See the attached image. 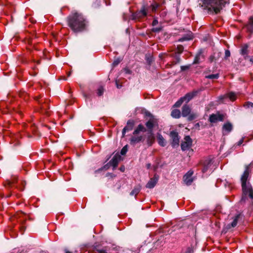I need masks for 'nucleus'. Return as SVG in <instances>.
I'll return each mask as SVG.
<instances>
[{"label":"nucleus","mask_w":253,"mask_h":253,"mask_svg":"<svg viewBox=\"0 0 253 253\" xmlns=\"http://www.w3.org/2000/svg\"><path fill=\"white\" fill-rule=\"evenodd\" d=\"M68 25L75 32H81L84 29L86 23L83 16L78 13H74L68 18Z\"/></svg>","instance_id":"f257e3e1"},{"label":"nucleus","mask_w":253,"mask_h":253,"mask_svg":"<svg viewBox=\"0 0 253 253\" xmlns=\"http://www.w3.org/2000/svg\"><path fill=\"white\" fill-rule=\"evenodd\" d=\"M241 53L243 55H247L248 54V46L247 45H245L242 47Z\"/></svg>","instance_id":"b1692460"},{"label":"nucleus","mask_w":253,"mask_h":253,"mask_svg":"<svg viewBox=\"0 0 253 253\" xmlns=\"http://www.w3.org/2000/svg\"><path fill=\"white\" fill-rule=\"evenodd\" d=\"M150 166V164H148V168H149Z\"/></svg>","instance_id":"c03bdc74"},{"label":"nucleus","mask_w":253,"mask_h":253,"mask_svg":"<svg viewBox=\"0 0 253 253\" xmlns=\"http://www.w3.org/2000/svg\"><path fill=\"white\" fill-rule=\"evenodd\" d=\"M193 37L192 35H189L188 36V37L187 38H186V37H183L180 39H179V41H185V40H191L192 39Z\"/></svg>","instance_id":"c756f323"},{"label":"nucleus","mask_w":253,"mask_h":253,"mask_svg":"<svg viewBox=\"0 0 253 253\" xmlns=\"http://www.w3.org/2000/svg\"><path fill=\"white\" fill-rule=\"evenodd\" d=\"M219 76L218 74H211L206 76V78L211 79H217Z\"/></svg>","instance_id":"a878e982"},{"label":"nucleus","mask_w":253,"mask_h":253,"mask_svg":"<svg viewBox=\"0 0 253 253\" xmlns=\"http://www.w3.org/2000/svg\"><path fill=\"white\" fill-rule=\"evenodd\" d=\"M251 165V164L249 165L246 166V169L241 178L242 185H244L245 184H248V182H247V180L249 178V172H250L249 167Z\"/></svg>","instance_id":"39448f33"},{"label":"nucleus","mask_w":253,"mask_h":253,"mask_svg":"<svg viewBox=\"0 0 253 253\" xmlns=\"http://www.w3.org/2000/svg\"><path fill=\"white\" fill-rule=\"evenodd\" d=\"M247 106L248 108L252 107L253 108V103L251 102H249L247 103Z\"/></svg>","instance_id":"f704fd0d"},{"label":"nucleus","mask_w":253,"mask_h":253,"mask_svg":"<svg viewBox=\"0 0 253 253\" xmlns=\"http://www.w3.org/2000/svg\"><path fill=\"white\" fill-rule=\"evenodd\" d=\"M120 156L119 155H115L112 159L110 161L109 164L113 167V168L115 169L118 165L119 162L120 160Z\"/></svg>","instance_id":"f8f14e48"},{"label":"nucleus","mask_w":253,"mask_h":253,"mask_svg":"<svg viewBox=\"0 0 253 253\" xmlns=\"http://www.w3.org/2000/svg\"><path fill=\"white\" fill-rule=\"evenodd\" d=\"M184 100L182 98H180L173 105L174 107H180L183 102H184Z\"/></svg>","instance_id":"5701e85b"},{"label":"nucleus","mask_w":253,"mask_h":253,"mask_svg":"<svg viewBox=\"0 0 253 253\" xmlns=\"http://www.w3.org/2000/svg\"><path fill=\"white\" fill-rule=\"evenodd\" d=\"M161 29L160 28H155L153 29V31L158 32L161 31Z\"/></svg>","instance_id":"72a5a7b5"},{"label":"nucleus","mask_w":253,"mask_h":253,"mask_svg":"<svg viewBox=\"0 0 253 253\" xmlns=\"http://www.w3.org/2000/svg\"><path fill=\"white\" fill-rule=\"evenodd\" d=\"M139 190H140V188H135L132 190V191L130 192V194L131 196H133L134 195H136L138 193V192H139Z\"/></svg>","instance_id":"393cba45"},{"label":"nucleus","mask_w":253,"mask_h":253,"mask_svg":"<svg viewBox=\"0 0 253 253\" xmlns=\"http://www.w3.org/2000/svg\"><path fill=\"white\" fill-rule=\"evenodd\" d=\"M158 23V21L157 20H154V21H153V26H155L156 25H157V24Z\"/></svg>","instance_id":"c9c22d12"},{"label":"nucleus","mask_w":253,"mask_h":253,"mask_svg":"<svg viewBox=\"0 0 253 253\" xmlns=\"http://www.w3.org/2000/svg\"><path fill=\"white\" fill-rule=\"evenodd\" d=\"M208 170V167H204V169H203L202 171L203 172H206Z\"/></svg>","instance_id":"4c0bfd02"},{"label":"nucleus","mask_w":253,"mask_h":253,"mask_svg":"<svg viewBox=\"0 0 253 253\" xmlns=\"http://www.w3.org/2000/svg\"><path fill=\"white\" fill-rule=\"evenodd\" d=\"M243 142V138H242V139H241L239 142H238V145H240L242 144V143Z\"/></svg>","instance_id":"58836bf2"},{"label":"nucleus","mask_w":253,"mask_h":253,"mask_svg":"<svg viewBox=\"0 0 253 253\" xmlns=\"http://www.w3.org/2000/svg\"><path fill=\"white\" fill-rule=\"evenodd\" d=\"M225 55L226 57H228L230 55V52L229 50H226L225 52Z\"/></svg>","instance_id":"473e14b6"},{"label":"nucleus","mask_w":253,"mask_h":253,"mask_svg":"<svg viewBox=\"0 0 253 253\" xmlns=\"http://www.w3.org/2000/svg\"><path fill=\"white\" fill-rule=\"evenodd\" d=\"M193 174V171L190 170L184 175L183 180L186 184L189 185L193 182V179L192 177Z\"/></svg>","instance_id":"6e6552de"},{"label":"nucleus","mask_w":253,"mask_h":253,"mask_svg":"<svg viewBox=\"0 0 253 253\" xmlns=\"http://www.w3.org/2000/svg\"><path fill=\"white\" fill-rule=\"evenodd\" d=\"M66 253H71L69 251H66Z\"/></svg>","instance_id":"37998d69"},{"label":"nucleus","mask_w":253,"mask_h":253,"mask_svg":"<svg viewBox=\"0 0 253 253\" xmlns=\"http://www.w3.org/2000/svg\"><path fill=\"white\" fill-rule=\"evenodd\" d=\"M232 125L230 123H226L224 124L222 127L223 133H229L232 129Z\"/></svg>","instance_id":"4468645a"},{"label":"nucleus","mask_w":253,"mask_h":253,"mask_svg":"<svg viewBox=\"0 0 253 253\" xmlns=\"http://www.w3.org/2000/svg\"><path fill=\"white\" fill-rule=\"evenodd\" d=\"M125 168L124 166L123 167H121L120 168V170L122 171H125Z\"/></svg>","instance_id":"ea45409f"},{"label":"nucleus","mask_w":253,"mask_h":253,"mask_svg":"<svg viewBox=\"0 0 253 253\" xmlns=\"http://www.w3.org/2000/svg\"><path fill=\"white\" fill-rule=\"evenodd\" d=\"M240 216H241L240 214H237L234 216V217L233 218V220L231 223V227H235L237 225L238 221L239 218H240ZM228 226H229V227L230 226V225H228Z\"/></svg>","instance_id":"aec40b11"},{"label":"nucleus","mask_w":253,"mask_h":253,"mask_svg":"<svg viewBox=\"0 0 253 253\" xmlns=\"http://www.w3.org/2000/svg\"><path fill=\"white\" fill-rule=\"evenodd\" d=\"M194 252V248L193 247H189L187 248L185 253H193Z\"/></svg>","instance_id":"c85d7f7f"},{"label":"nucleus","mask_w":253,"mask_h":253,"mask_svg":"<svg viewBox=\"0 0 253 253\" xmlns=\"http://www.w3.org/2000/svg\"><path fill=\"white\" fill-rule=\"evenodd\" d=\"M170 137L172 139V146L174 147L179 145V138L176 132L171 131L170 133Z\"/></svg>","instance_id":"0eeeda50"},{"label":"nucleus","mask_w":253,"mask_h":253,"mask_svg":"<svg viewBox=\"0 0 253 253\" xmlns=\"http://www.w3.org/2000/svg\"><path fill=\"white\" fill-rule=\"evenodd\" d=\"M247 29L250 32L253 31V16L251 17L249 23L246 26Z\"/></svg>","instance_id":"a211bd4d"},{"label":"nucleus","mask_w":253,"mask_h":253,"mask_svg":"<svg viewBox=\"0 0 253 253\" xmlns=\"http://www.w3.org/2000/svg\"><path fill=\"white\" fill-rule=\"evenodd\" d=\"M158 123L157 120L153 117H152L150 120L146 123V126L148 129H152L155 126H157Z\"/></svg>","instance_id":"9d476101"},{"label":"nucleus","mask_w":253,"mask_h":253,"mask_svg":"<svg viewBox=\"0 0 253 253\" xmlns=\"http://www.w3.org/2000/svg\"><path fill=\"white\" fill-rule=\"evenodd\" d=\"M158 141L159 145L163 147L165 146L166 144L165 139L160 134H158Z\"/></svg>","instance_id":"6ab92c4d"},{"label":"nucleus","mask_w":253,"mask_h":253,"mask_svg":"<svg viewBox=\"0 0 253 253\" xmlns=\"http://www.w3.org/2000/svg\"><path fill=\"white\" fill-rule=\"evenodd\" d=\"M159 179L158 176L155 175L154 177L151 178L146 184V187L148 188H153L156 184Z\"/></svg>","instance_id":"1a4fd4ad"},{"label":"nucleus","mask_w":253,"mask_h":253,"mask_svg":"<svg viewBox=\"0 0 253 253\" xmlns=\"http://www.w3.org/2000/svg\"><path fill=\"white\" fill-rule=\"evenodd\" d=\"M225 98H229L231 101H234L236 99V96L235 93L231 92L225 95L220 97L221 99H224Z\"/></svg>","instance_id":"dca6fc26"},{"label":"nucleus","mask_w":253,"mask_h":253,"mask_svg":"<svg viewBox=\"0 0 253 253\" xmlns=\"http://www.w3.org/2000/svg\"><path fill=\"white\" fill-rule=\"evenodd\" d=\"M127 151V145H126L121 150V154L122 155H124L126 154V153Z\"/></svg>","instance_id":"bb28decb"},{"label":"nucleus","mask_w":253,"mask_h":253,"mask_svg":"<svg viewBox=\"0 0 253 253\" xmlns=\"http://www.w3.org/2000/svg\"><path fill=\"white\" fill-rule=\"evenodd\" d=\"M197 93V91L189 92L187 93L184 96L182 97V98L184 102L187 103L190 100H191L195 96H196Z\"/></svg>","instance_id":"9b49d317"},{"label":"nucleus","mask_w":253,"mask_h":253,"mask_svg":"<svg viewBox=\"0 0 253 253\" xmlns=\"http://www.w3.org/2000/svg\"><path fill=\"white\" fill-rule=\"evenodd\" d=\"M96 250L99 253H106V250L104 249H100L96 248Z\"/></svg>","instance_id":"2f4dec72"},{"label":"nucleus","mask_w":253,"mask_h":253,"mask_svg":"<svg viewBox=\"0 0 253 253\" xmlns=\"http://www.w3.org/2000/svg\"><path fill=\"white\" fill-rule=\"evenodd\" d=\"M182 115L184 117H187L189 121L193 120L198 117L197 113H191V108L187 105H184L182 108Z\"/></svg>","instance_id":"7ed1b4c3"},{"label":"nucleus","mask_w":253,"mask_h":253,"mask_svg":"<svg viewBox=\"0 0 253 253\" xmlns=\"http://www.w3.org/2000/svg\"><path fill=\"white\" fill-rule=\"evenodd\" d=\"M119 61H115L113 63L114 65H117L119 63Z\"/></svg>","instance_id":"a19ab883"},{"label":"nucleus","mask_w":253,"mask_h":253,"mask_svg":"<svg viewBox=\"0 0 253 253\" xmlns=\"http://www.w3.org/2000/svg\"><path fill=\"white\" fill-rule=\"evenodd\" d=\"M142 136H134L132 137V138L130 139V144L134 145L137 143H138L142 140Z\"/></svg>","instance_id":"f3484780"},{"label":"nucleus","mask_w":253,"mask_h":253,"mask_svg":"<svg viewBox=\"0 0 253 253\" xmlns=\"http://www.w3.org/2000/svg\"><path fill=\"white\" fill-rule=\"evenodd\" d=\"M243 190V196L241 201H245L246 199L249 197L251 199H253V190L252 187L249 182L248 184L242 185Z\"/></svg>","instance_id":"f03ea898"},{"label":"nucleus","mask_w":253,"mask_h":253,"mask_svg":"<svg viewBox=\"0 0 253 253\" xmlns=\"http://www.w3.org/2000/svg\"><path fill=\"white\" fill-rule=\"evenodd\" d=\"M133 122L131 121H128L127 123V126L125 127L123 130V135H124L126 131L131 130L133 127Z\"/></svg>","instance_id":"2eb2a0df"},{"label":"nucleus","mask_w":253,"mask_h":253,"mask_svg":"<svg viewBox=\"0 0 253 253\" xmlns=\"http://www.w3.org/2000/svg\"><path fill=\"white\" fill-rule=\"evenodd\" d=\"M171 115L173 118H179L180 117L181 113L179 110L174 109L172 111L171 113Z\"/></svg>","instance_id":"412c9836"},{"label":"nucleus","mask_w":253,"mask_h":253,"mask_svg":"<svg viewBox=\"0 0 253 253\" xmlns=\"http://www.w3.org/2000/svg\"><path fill=\"white\" fill-rule=\"evenodd\" d=\"M145 130L146 129L142 125H139L137 128L134 131L133 134H136L141 131L144 132Z\"/></svg>","instance_id":"4be33fe9"},{"label":"nucleus","mask_w":253,"mask_h":253,"mask_svg":"<svg viewBox=\"0 0 253 253\" xmlns=\"http://www.w3.org/2000/svg\"><path fill=\"white\" fill-rule=\"evenodd\" d=\"M192 140L189 136H186L184 138L181 144V149L185 151L190 149L192 146Z\"/></svg>","instance_id":"20e7f679"},{"label":"nucleus","mask_w":253,"mask_h":253,"mask_svg":"<svg viewBox=\"0 0 253 253\" xmlns=\"http://www.w3.org/2000/svg\"><path fill=\"white\" fill-rule=\"evenodd\" d=\"M147 12L144 7H143L142 9L138 13H135L133 15V19H136L138 18H140L141 17H144L146 16Z\"/></svg>","instance_id":"ddd939ff"},{"label":"nucleus","mask_w":253,"mask_h":253,"mask_svg":"<svg viewBox=\"0 0 253 253\" xmlns=\"http://www.w3.org/2000/svg\"><path fill=\"white\" fill-rule=\"evenodd\" d=\"M223 115L219 113L213 114L210 117V121L212 123H215L218 121H222L223 120Z\"/></svg>","instance_id":"423d86ee"},{"label":"nucleus","mask_w":253,"mask_h":253,"mask_svg":"<svg viewBox=\"0 0 253 253\" xmlns=\"http://www.w3.org/2000/svg\"><path fill=\"white\" fill-rule=\"evenodd\" d=\"M250 61L251 62L253 63V57H251V58H250Z\"/></svg>","instance_id":"79ce46f5"},{"label":"nucleus","mask_w":253,"mask_h":253,"mask_svg":"<svg viewBox=\"0 0 253 253\" xmlns=\"http://www.w3.org/2000/svg\"><path fill=\"white\" fill-rule=\"evenodd\" d=\"M158 7V5L156 3H154L151 5L152 10L155 11Z\"/></svg>","instance_id":"7c9ffc66"},{"label":"nucleus","mask_w":253,"mask_h":253,"mask_svg":"<svg viewBox=\"0 0 253 253\" xmlns=\"http://www.w3.org/2000/svg\"><path fill=\"white\" fill-rule=\"evenodd\" d=\"M104 92V89L102 86L98 88L97 90V94L98 96H101Z\"/></svg>","instance_id":"cd10ccee"},{"label":"nucleus","mask_w":253,"mask_h":253,"mask_svg":"<svg viewBox=\"0 0 253 253\" xmlns=\"http://www.w3.org/2000/svg\"><path fill=\"white\" fill-rule=\"evenodd\" d=\"M188 67H189L188 66H181V69L182 71H184V70L188 69Z\"/></svg>","instance_id":"e433bc0d"}]
</instances>
